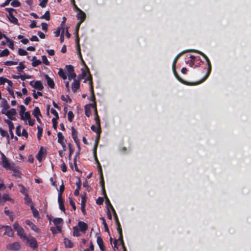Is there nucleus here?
Segmentation results:
<instances>
[{"instance_id": "a18cd8bd", "label": "nucleus", "mask_w": 251, "mask_h": 251, "mask_svg": "<svg viewBox=\"0 0 251 251\" xmlns=\"http://www.w3.org/2000/svg\"><path fill=\"white\" fill-rule=\"evenodd\" d=\"M17 78H21L22 80H25L26 79H29L31 78V76L28 75H21L19 76H17Z\"/></svg>"}, {"instance_id": "774afa93", "label": "nucleus", "mask_w": 251, "mask_h": 251, "mask_svg": "<svg viewBox=\"0 0 251 251\" xmlns=\"http://www.w3.org/2000/svg\"><path fill=\"white\" fill-rule=\"evenodd\" d=\"M21 135H23V136L25 137V138L28 137V133L25 129H23L22 133Z\"/></svg>"}, {"instance_id": "4c0bfd02", "label": "nucleus", "mask_w": 251, "mask_h": 251, "mask_svg": "<svg viewBox=\"0 0 251 251\" xmlns=\"http://www.w3.org/2000/svg\"><path fill=\"white\" fill-rule=\"evenodd\" d=\"M30 208L32 211L33 215L34 217L37 218L39 215V212L33 206V204L30 205Z\"/></svg>"}, {"instance_id": "bb28decb", "label": "nucleus", "mask_w": 251, "mask_h": 251, "mask_svg": "<svg viewBox=\"0 0 251 251\" xmlns=\"http://www.w3.org/2000/svg\"><path fill=\"white\" fill-rule=\"evenodd\" d=\"M72 136L75 142L77 144L78 142L77 140V132L73 127H72Z\"/></svg>"}, {"instance_id": "393cba45", "label": "nucleus", "mask_w": 251, "mask_h": 251, "mask_svg": "<svg viewBox=\"0 0 251 251\" xmlns=\"http://www.w3.org/2000/svg\"><path fill=\"white\" fill-rule=\"evenodd\" d=\"M45 77L49 86L51 88H53L54 87V83L53 80L50 77H49L48 75H46Z\"/></svg>"}, {"instance_id": "052dcab7", "label": "nucleus", "mask_w": 251, "mask_h": 251, "mask_svg": "<svg viewBox=\"0 0 251 251\" xmlns=\"http://www.w3.org/2000/svg\"><path fill=\"white\" fill-rule=\"evenodd\" d=\"M69 200H70V205L72 206V207H73V209L75 210L76 209V207H75V202L73 200V199L72 198H70Z\"/></svg>"}, {"instance_id": "13d9d810", "label": "nucleus", "mask_w": 251, "mask_h": 251, "mask_svg": "<svg viewBox=\"0 0 251 251\" xmlns=\"http://www.w3.org/2000/svg\"><path fill=\"white\" fill-rule=\"evenodd\" d=\"M25 68V66L22 63H20L19 66L17 67V69L19 72H22Z\"/></svg>"}, {"instance_id": "69168bd1", "label": "nucleus", "mask_w": 251, "mask_h": 251, "mask_svg": "<svg viewBox=\"0 0 251 251\" xmlns=\"http://www.w3.org/2000/svg\"><path fill=\"white\" fill-rule=\"evenodd\" d=\"M66 19L65 17H63V21L62 22L60 27L63 29L62 30L64 29V30H65V23L66 22Z\"/></svg>"}, {"instance_id": "5fc2aeb1", "label": "nucleus", "mask_w": 251, "mask_h": 251, "mask_svg": "<svg viewBox=\"0 0 251 251\" xmlns=\"http://www.w3.org/2000/svg\"><path fill=\"white\" fill-rule=\"evenodd\" d=\"M69 79L71 80L72 79H75L76 75L74 72H72V73H69L68 74Z\"/></svg>"}, {"instance_id": "9b49d317", "label": "nucleus", "mask_w": 251, "mask_h": 251, "mask_svg": "<svg viewBox=\"0 0 251 251\" xmlns=\"http://www.w3.org/2000/svg\"><path fill=\"white\" fill-rule=\"evenodd\" d=\"M93 108L95 110V116H96V110H97L96 108V104L95 103H91L89 104H87L85 106V115L87 117H89L91 114V108Z\"/></svg>"}, {"instance_id": "ddd939ff", "label": "nucleus", "mask_w": 251, "mask_h": 251, "mask_svg": "<svg viewBox=\"0 0 251 251\" xmlns=\"http://www.w3.org/2000/svg\"><path fill=\"white\" fill-rule=\"evenodd\" d=\"M64 189H59L58 196V202L59 205L60 209L63 211H65V208L63 204V200L62 197V194L64 192Z\"/></svg>"}, {"instance_id": "864d4df0", "label": "nucleus", "mask_w": 251, "mask_h": 251, "mask_svg": "<svg viewBox=\"0 0 251 251\" xmlns=\"http://www.w3.org/2000/svg\"><path fill=\"white\" fill-rule=\"evenodd\" d=\"M73 117H74V114H73V112L69 111L68 113V120L70 122H72L73 121Z\"/></svg>"}, {"instance_id": "7c9ffc66", "label": "nucleus", "mask_w": 251, "mask_h": 251, "mask_svg": "<svg viewBox=\"0 0 251 251\" xmlns=\"http://www.w3.org/2000/svg\"><path fill=\"white\" fill-rule=\"evenodd\" d=\"M97 243L100 249V250H102L103 249H104V245H103V241L102 240V239L100 237V236H98L97 238Z\"/></svg>"}, {"instance_id": "4d7b16f0", "label": "nucleus", "mask_w": 251, "mask_h": 251, "mask_svg": "<svg viewBox=\"0 0 251 251\" xmlns=\"http://www.w3.org/2000/svg\"><path fill=\"white\" fill-rule=\"evenodd\" d=\"M61 99L64 101H66V102H71V100L69 98V97L68 96H62Z\"/></svg>"}, {"instance_id": "6ab92c4d", "label": "nucleus", "mask_w": 251, "mask_h": 251, "mask_svg": "<svg viewBox=\"0 0 251 251\" xmlns=\"http://www.w3.org/2000/svg\"><path fill=\"white\" fill-rule=\"evenodd\" d=\"M86 202V200L85 196H82L81 197V209L84 215L86 214V211L85 210V205Z\"/></svg>"}, {"instance_id": "49530a36", "label": "nucleus", "mask_w": 251, "mask_h": 251, "mask_svg": "<svg viewBox=\"0 0 251 251\" xmlns=\"http://www.w3.org/2000/svg\"><path fill=\"white\" fill-rule=\"evenodd\" d=\"M66 68L68 74L72 73V72H74V68L71 65H66Z\"/></svg>"}, {"instance_id": "0e129e2a", "label": "nucleus", "mask_w": 251, "mask_h": 251, "mask_svg": "<svg viewBox=\"0 0 251 251\" xmlns=\"http://www.w3.org/2000/svg\"><path fill=\"white\" fill-rule=\"evenodd\" d=\"M21 126H18L16 127V133L17 134L18 136H21Z\"/></svg>"}, {"instance_id": "09e8293b", "label": "nucleus", "mask_w": 251, "mask_h": 251, "mask_svg": "<svg viewBox=\"0 0 251 251\" xmlns=\"http://www.w3.org/2000/svg\"><path fill=\"white\" fill-rule=\"evenodd\" d=\"M9 50L7 49H5L0 52V55L1 56H7L9 54Z\"/></svg>"}, {"instance_id": "f03ea898", "label": "nucleus", "mask_w": 251, "mask_h": 251, "mask_svg": "<svg viewBox=\"0 0 251 251\" xmlns=\"http://www.w3.org/2000/svg\"><path fill=\"white\" fill-rule=\"evenodd\" d=\"M0 154L1 155L0 163L2 167L7 170H14L15 164L13 162H10L2 152L0 151Z\"/></svg>"}, {"instance_id": "1a4fd4ad", "label": "nucleus", "mask_w": 251, "mask_h": 251, "mask_svg": "<svg viewBox=\"0 0 251 251\" xmlns=\"http://www.w3.org/2000/svg\"><path fill=\"white\" fill-rule=\"evenodd\" d=\"M16 114L17 112L16 109L14 108H11L6 112H4L3 114L5 115L10 120L15 121L16 120Z\"/></svg>"}, {"instance_id": "20e7f679", "label": "nucleus", "mask_w": 251, "mask_h": 251, "mask_svg": "<svg viewBox=\"0 0 251 251\" xmlns=\"http://www.w3.org/2000/svg\"><path fill=\"white\" fill-rule=\"evenodd\" d=\"M13 227L17 232L18 235L23 240L26 239L27 236L25 235L24 228L21 227L17 222L14 223Z\"/></svg>"}, {"instance_id": "f257e3e1", "label": "nucleus", "mask_w": 251, "mask_h": 251, "mask_svg": "<svg viewBox=\"0 0 251 251\" xmlns=\"http://www.w3.org/2000/svg\"><path fill=\"white\" fill-rule=\"evenodd\" d=\"M189 51H193V52H198L199 54H201L205 59V60H206V61L207 62V65H208V72H207V74H206L205 76L201 80H200V81L196 82H195V83L191 84V85H197V84H199L202 82L203 81H204L208 77V76H209V74H210V73L211 72V63H210V60H209V58L203 52H201L200 51L197 50H190Z\"/></svg>"}, {"instance_id": "e433bc0d", "label": "nucleus", "mask_w": 251, "mask_h": 251, "mask_svg": "<svg viewBox=\"0 0 251 251\" xmlns=\"http://www.w3.org/2000/svg\"><path fill=\"white\" fill-rule=\"evenodd\" d=\"M20 110L19 111V115H20V117H23V115H24L26 113L25 107V106H24L23 105H21L20 106Z\"/></svg>"}, {"instance_id": "f3484780", "label": "nucleus", "mask_w": 251, "mask_h": 251, "mask_svg": "<svg viewBox=\"0 0 251 251\" xmlns=\"http://www.w3.org/2000/svg\"><path fill=\"white\" fill-rule=\"evenodd\" d=\"M21 248L20 244L18 242L7 245L6 248L11 251H18Z\"/></svg>"}, {"instance_id": "2eb2a0df", "label": "nucleus", "mask_w": 251, "mask_h": 251, "mask_svg": "<svg viewBox=\"0 0 251 251\" xmlns=\"http://www.w3.org/2000/svg\"><path fill=\"white\" fill-rule=\"evenodd\" d=\"M0 228L2 229L4 228L5 232L3 233V235H7L9 237H12L13 235L14 231L11 228V227L8 226H0Z\"/></svg>"}, {"instance_id": "2f4dec72", "label": "nucleus", "mask_w": 251, "mask_h": 251, "mask_svg": "<svg viewBox=\"0 0 251 251\" xmlns=\"http://www.w3.org/2000/svg\"><path fill=\"white\" fill-rule=\"evenodd\" d=\"M64 243L66 248H71L73 247V243L68 239L65 238Z\"/></svg>"}, {"instance_id": "c03bdc74", "label": "nucleus", "mask_w": 251, "mask_h": 251, "mask_svg": "<svg viewBox=\"0 0 251 251\" xmlns=\"http://www.w3.org/2000/svg\"><path fill=\"white\" fill-rule=\"evenodd\" d=\"M33 96L34 99H37L38 98V96H42L43 95L42 93L41 92L38 91L37 93L35 90L33 91Z\"/></svg>"}, {"instance_id": "338daca9", "label": "nucleus", "mask_w": 251, "mask_h": 251, "mask_svg": "<svg viewBox=\"0 0 251 251\" xmlns=\"http://www.w3.org/2000/svg\"><path fill=\"white\" fill-rule=\"evenodd\" d=\"M103 199L102 198L99 197L96 201V202L98 204L100 205L103 203Z\"/></svg>"}, {"instance_id": "dca6fc26", "label": "nucleus", "mask_w": 251, "mask_h": 251, "mask_svg": "<svg viewBox=\"0 0 251 251\" xmlns=\"http://www.w3.org/2000/svg\"><path fill=\"white\" fill-rule=\"evenodd\" d=\"M82 75H83V77H87V78L85 79V82L86 81H89V85H90V82H92V76L91 75L89 72V70L88 67H86V69H82Z\"/></svg>"}, {"instance_id": "6e6552de", "label": "nucleus", "mask_w": 251, "mask_h": 251, "mask_svg": "<svg viewBox=\"0 0 251 251\" xmlns=\"http://www.w3.org/2000/svg\"><path fill=\"white\" fill-rule=\"evenodd\" d=\"M24 241H26V243L28 244L30 248L33 249H35L38 247L37 242L36 239L33 237H26Z\"/></svg>"}, {"instance_id": "412c9836", "label": "nucleus", "mask_w": 251, "mask_h": 251, "mask_svg": "<svg viewBox=\"0 0 251 251\" xmlns=\"http://www.w3.org/2000/svg\"><path fill=\"white\" fill-rule=\"evenodd\" d=\"M79 86H80V83H79V80H77L76 79H75L74 80V82H73V83L72 84V91L74 92H75L77 90V89H79Z\"/></svg>"}, {"instance_id": "a878e982", "label": "nucleus", "mask_w": 251, "mask_h": 251, "mask_svg": "<svg viewBox=\"0 0 251 251\" xmlns=\"http://www.w3.org/2000/svg\"><path fill=\"white\" fill-rule=\"evenodd\" d=\"M1 107V113L3 114H4V112H6L7 111L9 110L8 109L9 108V105H8L6 100H4L3 102Z\"/></svg>"}, {"instance_id": "bf43d9fd", "label": "nucleus", "mask_w": 251, "mask_h": 251, "mask_svg": "<svg viewBox=\"0 0 251 251\" xmlns=\"http://www.w3.org/2000/svg\"><path fill=\"white\" fill-rule=\"evenodd\" d=\"M11 4L12 6L14 7H18L20 6V2L17 0H14L11 2Z\"/></svg>"}, {"instance_id": "c9c22d12", "label": "nucleus", "mask_w": 251, "mask_h": 251, "mask_svg": "<svg viewBox=\"0 0 251 251\" xmlns=\"http://www.w3.org/2000/svg\"><path fill=\"white\" fill-rule=\"evenodd\" d=\"M14 169V170H11L13 172V175L16 177H20L21 173L19 170V168L15 165Z\"/></svg>"}, {"instance_id": "4be33fe9", "label": "nucleus", "mask_w": 251, "mask_h": 251, "mask_svg": "<svg viewBox=\"0 0 251 251\" xmlns=\"http://www.w3.org/2000/svg\"><path fill=\"white\" fill-rule=\"evenodd\" d=\"M21 193L25 195L24 200L25 201V203H26L27 204H31V205L32 204L31 199L28 197V196L25 192V189H22Z\"/></svg>"}, {"instance_id": "603ef678", "label": "nucleus", "mask_w": 251, "mask_h": 251, "mask_svg": "<svg viewBox=\"0 0 251 251\" xmlns=\"http://www.w3.org/2000/svg\"><path fill=\"white\" fill-rule=\"evenodd\" d=\"M50 230L51 231V232H52V233L53 234H57L58 233H60L61 232V231H59L58 230V228L57 227H51Z\"/></svg>"}, {"instance_id": "0eeeda50", "label": "nucleus", "mask_w": 251, "mask_h": 251, "mask_svg": "<svg viewBox=\"0 0 251 251\" xmlns=\"http://www.w3.org/2000/svg\"><path fill=\"white\" fill-rule=\"evenodd\" d=\"M182 53V52L178 54L176 57V58H175L174 61H173V72H174V74L175 75V76L176 77V78L181 82L184 83V84H190L189 83H187V82H186L185 81H184L183 79H182L177 74L176 70H175V65H176V63L178 59V58H179V57L180 56V55Z\"/></svg>"}, {"instance_id": "de8ad7c7", "label": "nucleus", "mask_w": 251, "mask_h": 251, "mask_svg": "<svg viewBox=\"0 0 251 251\" xmlns=\"http://www.w3.org/2000/svg\"><path fill=\"white\" fill-rule=\"evenodd\" d=\"M43 155V153L41 151H39V152L38 153L36 158L39 161H41V160H42Z\"/></svg>"}, {"instance_id": "9d476101", "label": "nucleus", "mask_w": 251, "mask_h": 251, "mask_svg": "<svg viewBox=\"0 0 251 251\" xmlns=\"http://www.w3.org/2000/svg\"><path fill=\"white\" fill-rule=\"evenodd\" d=\"M22 120L28 121V124L30 126H33L35 123V120L31 119V115L29 112H26V113L23 115V117H20Z\"/></svg>"}, {"instance_id": "5701e85b", "label": "nucleus", "mask_w": 251, "mask_h": 251, "mask_svg": "<svg viewBox=\"0 0 251 251\" xmlns=\"http://www.w3.org/2000/svg\"><path fill=\"white\" fill-rule=\"evenodd\" d=\"M6 10L9 12V19L11 22L16 24L18 22V20L11 13V11L14 10L12 8H6Z\"/></svg>"}, {"instance_id": "e2e57ef3", "label": "nucleus", "mask_w": 251, "mask_h": 251, "mask_svg": "<svg viewBox=\"0 0 251 251\" xmlns=\"http://www.w3.org/2000/svg\"><path fill=\"white\" fill-rule=\"evenodd\" d=\"M48 0H42L40 3V5L42 7H45L47 3Z\"/></svg>"}, {"instance_id": "6e6d98bb", "label": "nucleus", "mask_w": 251, "mask_h": 251, "mask_svg": "<svg viewBox=\"0 0 251 251\" xmlns=\"http://www.w3.org/2000/svg\"><path fill=\"white\" fill-rule=\"evenodd\" d=\"M18 52L21 55H25L27 53L26 50L22 49H20L19 50Z\"/></svg>"}, {"instance_id": "a19ab883", "label": "nucleus", "mask_w": 251, "mask_h": 251, "mask_svg": "<svg viewBox=\"0 0 251 251\" xmlns=\"http://www.w3.org/2000/svg\"><path fill=\"white\" fill-rule=\"evenodd\" d=\"M41 19H45L48 21L50 19V12L47 11L45 12V14L41 17Z\"/></svg>"}, {"instance_id": "37998d69", "label": "nucleus", "mask_w": 251, "mask_h": 251, "mask_svg": "<svg viewBox=\"0 0 251 251\" xmlns=\"http://www.w3.org/2000/svg\"><path fill=\"white\" fill-rule=\"evenodd\" d=\"M68 148L69 149V159H70L71 157V155H72V153L74 152V150L72 148L71 144H70V143L68 144Z\"/></svg>"}, {"instance_id": "ea45409f", "label": "nucleus", "mask_w": 251, "mask_h": 251, "mask_svg": "<svg viewBox=\"0 0 251 251\" xmlns=\"http://www.w3.org/2000/svg\"><path fill=\"white\" fill-rule=\"evenodd\" d=\"M37 129H38L37 137L39 140H40L41 137L42 135L43 128L41 127L38 126Z\"/></svg>"}, {"instance_id": "c85d7f7f", "label": "nucleus", "mask_w": 251, "mask_h": 251, "mask_svg": "<svg viewBox=\"0 0 251 251\" xmlns=\"http://www.w3.org/2000/svg\"><path fill=\"white\" fill-rule=\"evenodd\" d=\"M90 91H91V97L90 98V100H91V101H94V103H96V102H95V94H94V90H93V86H92V82H90Z\"/></svg>"}, {"instance_id": "c756f323", "label": "nucleus", "mask_w": 251, "mask_h": 251, "mask_svg": "<svg viewBox=\"0 0 251 251\" xmlns=\"http://www.w3.org/2000/svg\"><path fill=\"white\" fill-rule=\"evenodd\" d=\"M57 137L58 142L60 144H62V143L66 142V140L64 139V137L61 132H59L57 133Z\"/></svg>"}, {"instance_id": "b1692460", "label": "nucleus", "mask_w": 251, "mask_h": 251, "mask_svg": "<svg viewBox=\"0 0 251 251\" xmlns=\"http://www.w3.org/2000/svg\"><path fill=\"white\" fill-rule=\"evenodd\" d=\"M78 13L77 14V18L78 20H85L86 18V15L85 13L80 10L78 7L76 8Z\"/></svg>"}, {"instance_id": "423d86ee", "label": "nucleus", "mask_w": 251, "mask_h": 251, "mask_svg": "<svg viewBox=\"0 0 251 251\" xmlns=\"http://www.w3.org/2000/svg\"><path fill=\"white\" fill-rule=\"evenodd\" d=\"M97 136L96 139V142H95V145L94 150V155L95 156L96 161H97V162L98 163V167H99V171L100 173V177L101 178V181H103V176H102V174L101 167L100 165V163L99 162V161L96 157V150H97V148L98 147V141H99V140L100 139V133H97Z\"/></svg>"}, {"instance_id": "3c124183", "label": "nucleus", "mask_w": 251, "mask_h": 251, "mask_svg": "<svg viewBox=\"0 0 251 251\" xmlns=\"http://www.w3.org/2000/svg\"><path fill=\"white\" fill-rule=\"evenodd\" d=\"M62 28H61V27H58V28L57 29L56 31H55L54 32V34H55V36L56 37H58L59 34H60V33L61 32L62 33Z\"/></svg>"}, {"instance_id": "7ed1b4c3", "label": "nucleus", "mask_w": 251, "mask_h": 251, "mask_svg": "<svg viewBox=\"0 0 251 251\" xmlns=\"http://www.w3.org/2000/svg\"><path fill=\"white\" fill-rule=\"evenodd\" d=\"M109 206L111 208V209L113 212V214H114V219H115L116 225L117 226V231L119 234V240H121V243L123 244V234H122V229L120 223L118 220V216L116 213V211H115L114 208H113V207L110 203H109Z\"/></svg>"}, {"instance_id": "79ce46f5", "label": "nucleus", "mask_w": 251, "mask_h": 251, "mask_svg": "<svg viewBox=\"0 0 251 251\" xmlns=\"http://www.w3.org/2000/svg\"><path fill=\"white\" fill-rule=\"evenodd\" d=\"M18 64V62L13 61H7L4 62V64L6 66H12Z\"/></svg>"}, {"instance_id": "4468645a", "label": "nucleus", "mask_w": 251, "mask_h": 251, "mask_svg": "<svg viewBox=\"0 0 251 251\" xmlns=\"http://www.w3.org/2000/svg\"><path fill=\"white\" fill-rule=\"evenodd\" d=\"M30 85L33 88H34L39 91H41L44 88V86L40 81H31L30 82Z\"/></svg>"}, {"instance_id": "a211bd4d", "label": "nucleus", "mask_w": 251, "mask_h": 251, "mask_svg": "<svg viewBox=\"0 0 251 251\" xmlns=\"http://www.w3.org/2000/svg\"><path fill=\"white\" fill-rule=\"evenodd\" d=\"M25 223L27 225L31 227V228L34 231H35L36 232H40V230H39V228L35 224H34L33 223H32L31 221H30L29 220H26L25 221Z\"/></svg>"}, {"instance_id": "39448f33", "label": "nucleus", "mask_w": 251, "mask_h": 251, "mask_svg": "<svg viewBox=\"0 0 251 251\" xmlns=\"http://www.w3.org/2000/svg\"><path fill=\"white\" fill-rule=\"evenodd\" d=\"M95 120L96 121V125H92L91 127V129L96 133H100L101 128L100 120L98 114V112L96 110V117H95Z\"/></svg>"}, {"instance_id": "aec40b11", "label": "nucleus", "mask_w": 251, "mask_h": 251, "mask_svg": "<svg viewBox=\"0 0 251 251\" xmlns=\"http://www.w3.org/2000/svg\"><path fill=\"white\" fill-rule=\"evenodd\" d=\"M78 225L80 230L84 233L85 232L86 230L88 228V226L86 223L83 222H79L78 223Z\"/></svg>"}, {"instance_id": "cd10ccee", "label": "nucleus", "mask_w": 251, "mask_h": 251, "mask_svg": "<svg viewBox=\"0 0 251 251\" xmlns=\"http://www.w3.org/2000/svg\"><path fill=\"white\" fill-rule=\"evenodd\" d=\"M6 201H11L12 202H13V200L7 194H4L2 197H1V202L2 203H3Z\"/></svg>"}, {"instance_id": "f8f14e48", "label": "nucleus", "mask_w": 251, "mask_h": 251, "mask_svg": "<svg viewBox=\"0 0 251 251\" xmlns=\"http://www.w3.org/2000/svg\"><path fill=\"white\" fill-rule=\"evenodd\" d=\"M54 225L57 227L59 231H62L63 220L61 218H55L52 220Z\"/></svg>"}, {"instance_id": "473e14b6", "label": "nucleus", "mask_w": 251, "mask_h": 251, "mask_svg": "<svg viewBox=\"0 0 251 251\" xmlns=\"http://www.w3.org/2000/svg\"><path fill=\"white\" fill-rule=\"evenodd\" d=\"M32 65L33 67H36L41 64V61L40 60L37 59L35 56H34L32 58Z\"/></svg>"}, {"instance_id": "72a5a7b5", "label": "nucleus", "mask_w": 251, "mask_h": 251, "mask_svg": "<svg viewBox=\"0 0 251 251\" xmlns=\"http://www.w3.org/2000/svg\"><path fill=\"white\" fill-rule=\"evenodd\" d=\"M58 75H59V76L62 77L63 79H67V75L66 74V73L64 72V71H63V70L61 68H60L59 70V71H58Z\"/></svg>"}, {"instance_id": "58836bf2", "label": "nucleus", "mask_w": 251, "mask_h": 251, "mask_svg": "<svg viewBox=\"0 0 251 251\" xmlns=\"http://www.w3.org/2000/svg\"><path fill=\"white\" fill-rule=\"evenodd\" d=\"M74 232H73V235L74 236H80V231L78 229V228L76 226H75L73 228Z\"/></svg>"}, {"instance_id": "680f3d73", "label": "nucleus", "mask_w": 251, "mask_h": 251, "mask_svg": "<svg viewBox=\"0 0 251 251\" xmlns=\"http://www.w3.org/2000/svg\"><path fill=\"white\" fill-rule=\"evenodd\" d=\"M50 112H51V113L52 114H53L54 115V116L55 117H56V119H58L59 118L58 113L57 112V111L55 109H54L53 108H51V110H50Z\"/></svg>"}, {"instance_id": "f704fd0d", "label": "nucleus", "mask_w": 251, "mask_h": 251, "mask_svg": "<svg viewBox=\"0 0 251 251\" xmlns=\"http://www.w3.org/2000/svg\"><path fill=\"white\" fill-rule=\"evenodd\" d=\"M33 115L35 117H37L38 116H41L40 111L38 107H36L34 108L33 112Z\"/></svg>"}, {"instance_id": "8fccbe9b", "label": "nucleus", "mask_w": 251, "mask_h": 251, "mask_svg": "<svg viewBox=\"0 0 251 251\" xmlns=\"http://www.w3.org/2000/svg\"><path fill=\"white\" fill-rule=\"evenodd\" d=\"M42 61L44 64H45L46 65H49L50 63H49V61L48 60V59H47L46 56L43 55L42 56Z\"/></svg>"}]
</instances>
